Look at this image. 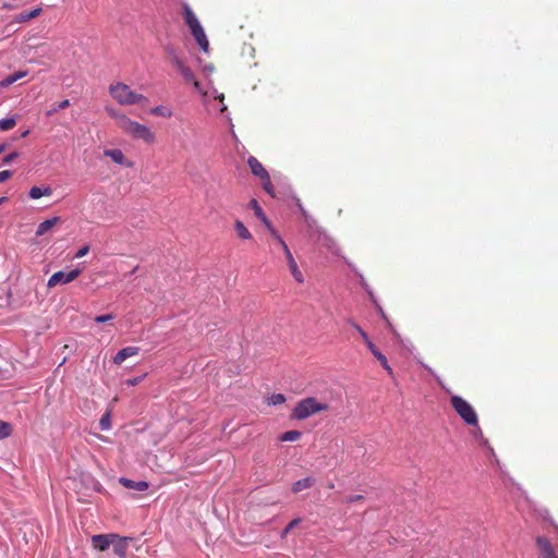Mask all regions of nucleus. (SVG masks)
<instances>
[{"label":"nucleus","mask_w":558,"mask_h":558,"mask_svg":"<svg viewBox=\"0 0 558 558\" xmlns=\"http://www.w3.org/2000/svg\"><path fill=\"white\" fill-rule=\"evenodd\" d=\"M360 336L362 337L364 342H367V340H371L365 331H363Z\"/></svg>","instance_id":"79ce46f5"},{"label":"nucleus","mask_w":558,"mask_h":558,"mask_svg":"<svg viewBox=\"0 0 558 558\" xmlns=\"http://www.w3.org/2000/svg\"><path fill=\"white\" fill-rule=\"evenodd\" d=\"M41 12H43L41 7H37L28 12H26V11L21 12L14 16V22L25 23L27 21L38 17L41 14Z\"/></svg>","instance_id":"2eb2a0df"},{"label":"nucleus","mask_w":558,"mask_h":558,"mask_svg":"<svg viewBox=\"0 0 558 558\" xmlns=\"http://www.w3.org/2000/svg\"><path fill=\"white\" fill-rule=\"evenodd\" d=\"M365 344L368 348V350L372 352V354H374L375 352L378 351V349L376 348V345L373 343L372 340H367V342H365Z\"/></svg>","instance_id":"ea45409f"},{"label":"nucleus","mask_w":558,"mask_h":558,"mask_svg":"<svg viewBox=\"0 0 558 558\" xmlns=\"http://www.w3.org/2000/svg\"><path fill=\"white\" fill-rule=\"evenodd\" d=\"M7 149L5 144H0V155Z\"/></svg>","instance_id":"37998d69"},{"label":"nucleus","mask_w":558,"mask_h":558,"mask_svg":"<svg viewBox=\"0 0 558 558\" xmlns=\"http://www.w3.org/2000/svg\"><path fill=\"white\" fill-rule=\"evenodd\" d=\"M328 409L329 405L327 403L319 402L316 398L308 397L296 403L291 413V417L302 421L316 413L327 411Z\"/></svg>","instance_id":"7ed1b4c3"},{"label":"nucleus","mask_w":558,"mask_h":558,"mask_svg":"<svg viewBox=\"0 0 558 558\" xmlns=\"http://www.w3.org/2000/svg\"><path fill=\"white\" fill-rule=\"evenodd\" d=\"M28 134H29V130H26V131H24V132L21 134V137H26Z\"/></svg>","instance_id":"a18cd8bd"},{"label":"nucleus","mask_w":558,"mask_h":558,"mask_svg":"<svg viewBox=\"0 0 558 558\" xmlns=\"http://www.w3.org/2000/svg\"><path fill=\"white\" fill-rule=\"evenodd\" d=\"M183 15H184V21H185L186 25L189 26L192 36L198 44L199 48L203 51L207 52L208 48H209V41L207 39V36H206L204 28L202 27L199 21L197 20L196 15L194 14L192 9L187 4H184V7H183Z\"/></svg>","instance_id":"20e7f679"},{"label":"nucleus","mask_w":558,"mask_h":558,"mask_svg":"<svg viewBox=\"0 0 558 558\" xmlns=\"http://www.w3.org/2000/svg\"><path fill=\"white\" fill-rule=\"evenodd\" d=\"M28 74L27 71H17L15 73H12L0 81V88H8L13 83L17 82L19 80L25 77Z\"/></svg>","instance_id":"f3484780"},{"label":"nucleus","mask_w":558,"mask_h":558,"mask_svg":"<svg viewBox=\"0 0 558 558\" xmlns=\"http://www.w3.org/2000/svg\"><path fill=\"white\" fill-rule=\"evenodd\" d=\"M52 193L51 189L50 187H45V189H41L39 186H33L31 190H29V197L32 199H38L40 198L41 196H50Z\"/></svg>","instance_id":"412c9836"},{"label":"nucleus","mask_w":558,"mask_h":558,"mask_svg":"<svg viewBox=\"0 0 558 558\" xmlns=\"http://www.w3.org/2000/svg\"><path fill=\"white\" fill-rule=\"evenodd\" d=\"M324 240H327V235H326V234H324V238H320V236H319V238L317 239V241H324Z\"/></svg>","instance_id":"49530a36"},{"label":"nucleus","mask_w":558,"mask_h":558,"mask_svg":"<svg viewBox=\"0 0 558 558\" xmlns=\"http://www.w3.org/2000/svg\"><path fill=\"white\" fill-rule=\"evenodd\" d=\"M12 433L11 424L0 421V440L8 438Z\"/></svg>","instance_id":"cd10ccee"},{"label":"nucleus","mask_w":558,"mask_h":558,"mask_svg":"<svg viewBox=\"0 0 558 558\" xmlns=\"http://www.w3.org/2000/svg\"><path fill=\"white\" fill-rule=\"evenodd\" d=\"M88 253V246H82V248L74 255V258H81Z\"/></svg>","instance_id":"58836bf2"},{"label":"nucleus","mask_w":558,"mask_h":558,"mask_svg":"<svg viewBox=\"0 0 558 558\" xmlns=\"http://www.w3.org/2000/svg\"><path fill=\"white\" fill-rule=\"evenodd\" d=\"M377 361L381 364V366L388 372L390 376H393V371L390 367L387 357L378 350L373 354Z\"/></svg>","instance_id":"b1692460"},{"label":"nucleus","mask_w":558,"mask_h":558,"mask_svg":"<svg viewBox=\"0 0 558 558\" xmlns=\"http://www.w3.org/2000/svg\"><path fill=\"white\" fill-rule=\"evenodd\" d=\"M351 326L357 331L359 335H361L364 330L359 326L356 323L351 322Z\"/></svg>","instance_id":"a19ab883"},{"label":"nucleus","mask_w":558,"mask_h":558,"mask_svg":"<svg viewBox=\"0 0 558 558\" xmlns=\"http://www.w3.org/2000/svg\"><path fill=\"white\" fill-rule=\"evenodd\" d=\"M450 403L454 411L460 415V417L471 426H476L478 424L477 414L474 408L462 397L453 396L450 399Z\"/></svg>","instance_id":"423d86ee"},{"label":"nucleus","mask_w":558,"mask_h":558,"mask_svg":"<svg viewBox=\"0 0 558 558\" xmlns=\"http://www.w3.org/2000/svg\"><path fill=\"white\" fill-rule=\"evenodd\" d=\"M8 201V197L2 196L0 197V205L4 204Z\"/></svg>","instance_id":"c03bdc74"},{"label":"nucleus","mask_w":558,"mask_h":558,"mask_svg":"<svg viewBox=\"0 0 558 558\" xmlns=\"http://www.w3.org/2000/svg\"><path fill=\"white\" fill-rule=\"evenodd\" d=\"M106 111L111 118L116 119L117 125L121 129V118H128V117L122 113H119L118 110H116L114 108H111V107H106Z\"/></svg>","instance_id":"7c9ffc66"},{"label":"nucleus","mask_w":558,"mask_h":558,"mask_svg":"<svg viewBox=\"0 0 558 558\" xmlns=\"http://www.w3.org/2000/svg\"><path fill=\"white\" fill-rule=\"evenodd\" d=\"M140 352L137 347H126L121 349L113 357V363L117 365L122 364L128 357L134 356Z\"/></svg>","instance_id":"f8f14e48"},{"label":"nucleus","mask_w":558,"mask_h":558,"mask_svg":"<svg viewBox=\"0 0 558 558\" xmlns=\"http://www.w3.org/2000/svg\"><path fill=\"white\" fill-rule=\"evenodd\" d=\"M15 125H16V119L14 117L0 120V130L1 131L12 130Z\"/></svg>","instance_id":"a878e982"},{"label":"nucleus","mask_w":558,"mask_h":558,"mask_svg":"<svg viewBox=\"0 0 558 558\" xmlns=\"http://www.w3.org/2000/svg\"><path fill=\"white\" fill-rule=\"evenodd\" d=\"M364 499V496L362 495H351L345 498V502L353 504L357 501H362Z\"/></svg>","instance_id":"f704fd0d"},{"label":"nucleus","mask_w":558,"mask_h":558,"mask_svg":"<svg viewBox=\"0 0 558 558\" xmlns=\"http://www.w3.org/2000/svg\"><path fill=\"white\" fill-rule=\"evenodd\" d=\"M234 230L241 240H248L251 238V233L247 228L239 220L235 221Z\"/></svg>","instance_id":"5701e85b"},{"label":"nucleus","mask_w":558,"mask_h":558,"mask_svg":"<svg viewBox=\"0 0 558 558\" xmlns=\"http://www.w3.org/2000/svg\"><path fill=\"white\" fill-rule=\"evenodd\" d=\"M100 427L102 430H107L111 427V415L110 412L105 413L100 421H99Z\"/></svg>","instance_id":"2f4dec72"},{"label":"nucleus","mask_w":558,"mask_h":558,"mask_svg":"<svg viewBox=\"0 0 558 558\" xmlns=\"http://www.w3.org/2000/svg\"><path fill=\"white\" fill-rule=\"evenodd\" d=\"M335 487L333 483L328 484V488L332 489Z\"/></svg>","instance_id":"de8ad7c7"},{"label":"nucleus","mask_w":558,"mask_h":558,"mask_svg":"<svg viewBox=\"0 0 558 558\" xmlns=\"http://www.w3.org/2000/svg\"><path fill=\"white\" fill-rule=\"evenodd\" d=\"M263 189L267 194H269L271 197H275V191L274 185L271 183L270 177L267 175L266 178H263L262 180Z\"/></svg>","instance_id":"c85d7f7f"},{"label":"nucleus","mask_w":558,"mask_h":558,"mask_svg":"<svg viewBox=\"0 0 558 558\" xmlns=\"http://www.w3.org/2000/svg\"><path fill=\"white\" fill-rule=\"evenodd\" d=\"M250 208L253 209L255 216L262 222H264L266 226L269 225V221H268L266 215L264 214L263 208L260 207V205L258 204V202L255 198L250 201Z\"/></svg>","instance_id":"aec40b11"},{"label":"nucleus","mask_w":558,"mask_h":558,"mask_svg":"<svg viewBox=\"0 0 558 558\" xmlns=\"http://www.w3.org/2000/svg\"><path fill=\"white\" fill-rule=\"evenodd\" d=\"M120 483L126 488L135 489V490H140V492H144L149 487L148 483L145 481L135 482V481H132V480H129L125 477H121Z\"/></svg>","instance_id":"dca6fc26"},{"label":"nucleus","mask_w":558,"mask_h":558,"mask_svg":"<svg viewBox=\"0 0 558 558\" xmlns=\"http://www.w3.org/2000/svg\"><path fill=\"white\" fill-rule=\"evenodd\" d=\"M283 253L286 255L291 275L295 279V281H298L299 283H303L304 277H303L301 270L299 269L298 264H296L292 253L289 250V246H283Z\"/></svg>","instance_id":"1a4fd4ad"},{"label":"nucleus","mask_w":558,"mask_h":558,"mask_svg":"<svg viewBox=\"0 0 558 558\" xmlns=\"http://www.w3.org/2000/svg\"><path fill=\"white\" fill-rule=\"evenodd\" d=\"M535 543L539 558H558L553 544L547 537L538 536Z\"/></svg>","instance_id":"6e6552de"},{"label":"nucleus","mask_w":558,"mask_h":558,"mask_svg":"<svg viewBox=\"0 0 558 558\" xmlns=\"http://www.w3.org/2000/svg\"><path fill=\"white\" fill-rule=\"evenodd\" d=\"M269 405H279L286 402V397L282 393H274L268 398Z\"/></svg>","instance_id":"c756f323"},{"label":"nucleus","mask_w":558,"mask_h":558,"mask_svg":"<svg viewBox=\"0 0 558 558\" xmlns=\"http://www.w3.org/2000/svg\"><path fill=\"white\" fill-rule=\"evenodd\" d=\"M114 318V315L113 314H105V315H99V316H96L94 318V320L98 324H102V323H107V322H110Z\"/></svg>","instance_id":"473e14b6"},{"label":"nucleus","mask_w":558,"mask_h":558,"mask_svg":"<svg viewBox=\"0 0 558 558\" xmlns=\"http://www.w3.org/2000/svg\"><path fill=\"white\" fill-rule=\"evenodd\" d=\"M142 379H143V376L130 378V379L126 380V384L129 386H136V385H138L142 381Z\"/></svg>","instance_id":"4c0bfd02"},{"label":"nucleus","mask_w":558,"mask_h":558,"mask_svg":"<svg viewBox=\"0 0 558 558\" xmlns=\"http://www.w3.org/2000/svg\"><path fill=\"white\" fill-rule=\"evenodd\" d=\"M12 177V172L9 170L0 171V183L5 182Z\"/></svg>","instance_id":"c9c22d12"},{"label":"nucleus","mask_w":558,"mask_h":558,"mask_svg":"<svg viewBox=\"0 0 558 558\" xmlns=\"http://www.w3.org/2000/svg\"><path fill=\"white\" fill-rule=\"evenodd\" d=\"M104 155L110 157L111 160L118 165H126L128 167H132V162H126L125 156L121 149H106Z\"/></svg>","instance_id":"4468645a"},{"label":"nucleus","mask_w":558,"mask_h":558,"mask_svg":"<svg viewBox=\"0 0 558 558\" xmlns=\"http://www.w3.org/2000/svg\"><path fill=\"white\" fill-rule=\"evenodd\" d=\"M59 221H60L59 217H53L51 219H47V220L43 221L41 223H39L36 234L37 235L45 234L47 231L52 229Z\"/></svg>","instance_id":"6ab92c4d"},{"label":"nucleus","mask_w":558,"mask_h":558,"mask_svg":"<svg viewBox=\"0 0 558 558\" xmlns=\"http://www.w3.org/2000/svg\"><path fill=\"white\" fill-rule=\"evenodd\" d=\"M130 541H131V538L120 537L119 535L114 534L113 535V541H112V544H111L114 554L117 556H119V557L124 558L126 556V553H128L129 542Z\"/></svg>","instance_id":"9b49d317"},{"label":"nucleus","mask_w":558,"mask_h":558,"mask_svg":"<svg viewBox=\"0 0 558 558\" xmlns=\"http://www.w3.org/2000/svg\"><path fill=\"white\" fill-rule=\"evenodd\" d=\"M69 106H70V100L69 99H64V100H62V101H60L58 104L52 105L51 108L46 111V116L47 117H52L58 111L66 109Z\"/></svg>","instance_id":"4be33fe9"},{"label":"nucleus","mask_w":558,"mask_h":558,"mask_svg":"<svg viewBox=\"0 0 558 558\" xmlns=\"http://www.w3.org/2000/svg\"><path fill=\"white\" fill-rule=\"evenodd\" d=\"M301 522V519L292 520L282 531V537H286L288 533Z\"/></svg>","instance_id":"72a5a7b5"},{"label":"nucleus","mask_w":558,"mask_h":558,"mask_svg":"<svg viewBox=\"0 0 558 558\" xmlns=\"http://www.w3.org/2000/svg\"><path fill=\"white\" fill-rule=\"evenodd\" d=\"M150 112L153 114L165 117V118H170L172 116V111L169 108L163 107V106H157L154 109H151Z\"/></svg>","instance_id":"bb28decb"},{"label":"nucleus","mask_w":558,"mask_h":558,"mask_svg":"<svg viewBox=\"0 0 558 558\" xmlns=\"http://www.w3.org/2000/svg\"><path fill=\"white\" fill-rule=\"evenodd\" d=\"M80 274L81 270L78 268L72 269L70 272L57 271L49 278L47 286L49 288H54L58 284L69 283L75 280Z\"/></svg>","instance_id":"0eeeda50"},{"label":"nucleus","mask_w":558,"mask_h":558,"mask_svg":"<svg viewBox=\"0 0 558 558\" xmlns=\"http://www.w3.org/2000/svg\"><path fill=\"white\" fill-rule=\"evenodd\" d=\"M315 483V478L308 476V477H305L303 480H300V481H296L293 485H292V492L294 494H298L306 488H310L311 486H313Z\"/></svg>","instance_id":"a211bd4d"},{"label":"nucleus","mask_w":558,"mask_h":558,"mask_svg":"<svg viewBox=\"0 0 558 558\" xmlns=\"http://www.w3.org/2000/svg\"><path fill=\"white\" fill-rule=\"evenodd\" d=\"M163 51L168 63L175 69L185 83L192 84L197 92H203L201 83L196 80L194 72L186 64L173 45L163 46Z\"/></svg>","instance_id":"f257e3e1"},{"label":"nucleus","mask_w":558,"mask_h":558,"mask_svg":"<svg viewBox=\"0 0 558 558\" xmlns=\"http://www.w3.org/2000/svg\"><path fill=\"white\" fill-rule=\"evenodd\" d=\"M247 163H248V167H250L252 173L255 177H258L260 180L263 178H266L267 175H269L267 170L264 168V166L258 161V159L256 157L251 156L247 159Z\"/></svg>","instance_id":"ddd939ff"},{"label":"nucleus","mask_w":558,"mask_h":558,"mask_svg":"<svg viewBox=\"0 0 558 558\" xmlns=\"http://www.w3.org/2000/svg\"><path fill=\"white\" fill-rule=\"evenodd\" d=\"M19 154L17 153H11L9 155H7L4 158H3V162L4 163H10L12 162L13 160H15L17 158Z\"/></svg>","instance_id":"e433bc0d"},{"label":"nucleus","mask_w":558,"mask_h":558,"mask_svg":"<svg viewBox=\"0 0 558 558\" xmlns=\"http://www.w3.org/2000/svg\"><path fill=\"white\" fill-rule=\"evenodd\" d=\"M302 433L299 430H288L280 436L281 441H296L301 438Z\"/></svg>","instance_id":"393cba45"},{"label":"nucleus","mask_w":558,"mask_h":558,"mask_svg":"<svg viewBox=\"0 0 558 558\" xmlns=\"http://www.w3.org/2000/svg\"><path fill=\"white\" fill-rule=\"evenodd\" d=\"M121 130L133 138L142 140L147 144L155 142V134L148 126L130 118H121Z\"/></svg>","instance_id":"39448f33"},{"label":"nucleus","mask_w":558,"mask_h":558,"mask_svg":"<svg viewBox=\"0 0 558 558\" xmlns=\"http://www.w3.org/2000/svg\"><path fill=\"white\" fill-rule=\"evenodd\" d=\"M114 534H98L92 537V545L100 551L107 550L112 544Z\"/></svg>","instance_id":"9d476101"},{"label":"nucleus","mask_w":558,"mask_h":558,"mask_svg":"<svg viewBox=\"0 0 558 558\" xmlns=\"http://www.w3.org/2000/svg\"><path fill=\"white\" fill-rule=\"evenodd\" d=\"M109 93L112 98L122 106L144 105L148 101L143 94H137L124 83H116L109 86Z\"/></svg>","instance_id":"f03ea898"}]
</instances>
